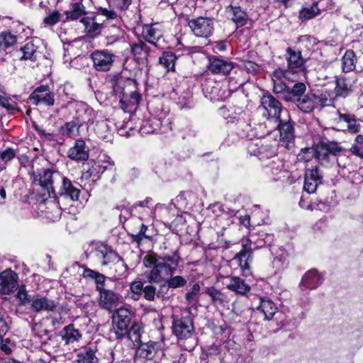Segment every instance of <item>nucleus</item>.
Listing matches in <instances>:
<instances>
[{"label":"nucleus","instance_id":"58836bf2","mask_svg":"<svg viewBox=\"0 0 363 363\" xmlns=\"http://www.w3.org/2000/svg\"><path fill=\"white\" fill-rule=\"evenodd\" d=\"M21 51L23 55L21 57V60H29L35 61L40 54L38 50V46L34 43L33 40L27 42L21 48Z\"/></svg>","mask_w":363,"mask_h":363},{"label":"nucleus","instance_id":"0e129e2a","mask_svg":"<svg viewBox=\"0 0 363 363\" xmlns=\"http://www.w3.org/2000/svg\"><path fill=\"white\" fill-rule=\"evenodd\" d=\"M0 106L10 111L16 109L17 104L11 98L6 96L5 94L3 96L0 97Z\"/></svg>","mask_w":363,"mask_h":363},{"label":"nucleus","instance_id":"4be33fe9","mask_svg":"<svg viewBox=\"0 0 363 363\" xmlns=\"http://www.w3.org/2000/svg\"><path fill=\"white\" fill-rule=\"evenodd\" d=\"M89 148L82 139L76 140L74 145L67 152V156L72 160L84 162L89 158Z\"/></svg>","mask_w":363,"mask_h":363},{"label":"nucleus","instance_id":"473e14b6","mask_svg":"<svg viewBox=\"0 0 363 363\" xmlns=\"http://www.w3.org/2000/svg\"><path fill=\"white\" fill-rule=\"evenodd\" d=\"M60 335L66 345L79 342L82 337V333L73 324L65 326L60 332Z\"/></svg>","mask_w":363,"mask_h":363},{"label":"nucleus","instance_id":"7ed1b4c3","mask_svg":"<svg viewBox=\"0 0 363 363\" xmlns=\"http://www.w3.org/2000/svg\"><path fill=\"white\" fill-rule=\"evenodd\" d=\"M341 150V145L335 141L321 140L315 145L316 160L323 167H334V160L337 152Z\"/></svg>","mask_w":363,"mask_h":363},{"label":"nucleus","instance_id":"13d9d810","mask_svg":"<svg viewBox=\"0 0 363 363\" xmlns=\"http://www.w3.org/2000/svg\"><path fill=\"white\" fill-rule=\"evenodd\" d=\"M127 333L129 339L134 343L135 346H138L141 343V328L139 325H133L130 330H128Z\"/></svg>","mask_w":363,"mask_h":363},{"label":"nucleus","instance_id":"423d86ee","mask_svg":"<svg viewBox=\"0 0 363 363\" xmlns=\"http://www.w3.org/2000/svg\"><path fill=\"white\" fill-rule=\"evenodd\" d=\"M90 256L96 258L102 265H106L118 259V255L107 244L92 242L87 250Z\"/></svg>","mask_w":363,"mask_h":363},{"label":"nucleus","instance_id":"39448f33","mask_svg":"<svg viewBox=\"0 0 363 363\" xmlns=\"http://www.w3.org/2000/svg\"><path fill=\"white\" fill-rule=\"evenodd\" d=\"M258 111L268 120L277 121L283 111L281 102L271 94H264L260 99Z\"/></svg>","mask_w":363,"mask_h":363},{"label":"nucleus","instance_id":"b1692460","mask_svg":"<svg viewBox=\"0 0 363 363\" xmlns=\"http://www.w3.org/2000/svg\"><path fill=\"white\" fill-rule=\"evenodd\" d=\"M114 163L111 158L106 155H103V159L99 160L90 168L88 173L93 179H98L101 175L106 170H113Z\"/></svg>","mask_w":363,"mask_h":363},{"label":"nucleus","instance_id":"7c9ffc66","mask_svg":"<svg viewBox=\"0 0 363 363\" xmlns=\"http://www.w3.org/2000/svg\"><path fill=\"white\" fill-rule=\"evenodd\" d=\"M143 263L146 267L152 268L147 275L149 282L159 281V264L157 256L155 254H148L143 259Z\"/></svg>","mask_w":363,"mask_h":363},{"label":"nucleus","instance_id":"5fc2aeb1","mask_svg":"<svg viewBox=\"0 0 363 363\" xmlns=\"http://www.w3.org/2000/svg\"><path fill=\"white\" fill-rule=\"evenodd\" d=\"M176 60L177 57L172 52H164L160 57V65L167 69V72L174 71Z\"/></svg>","mask_w":363,"mask_h":363},{"label":"nucleus","instance_id":"c9c22d12","mask_svg":"<svg viewBox=\"0 0 363 363\" xmlns=\"http://www.w3.org/2000/svg\"><path fill=\"white\" fill-rule=\"evenodd\" d=\"M195 5V0H177L174 5H171L170 9L174 10L177 15H188Z\"/></svg>","mask_w":363,"mask_h":363},{"label":"nucleus","instance_id":"4468645a","mask_svg":"<svg viewBox=\"0 0 363 363\" xmlns=\"http://www.w3.org/2000/svg\"><path fill=\"white\" fill-rule=\"evenodd\" d=\"M188 25L193 33L200 38H208L213 31V21L210 18L199 17L189 21Z\"/></svg>","mask_w":363,"mask_h":363},{"label":"nucleus","instance_id":"0eeeda50","mask_svg":"<svg viewBox=\"0 0 363 363\" xmlns=\"http://www.w3.org/2000/svg\"><path fill=\"white\" fill-rule=\"evenodd\" d=\"M123 80H118L113 86V92L120 97V107L125 112L135 111L140 103L141 96L137 91H131L128 96L122 87Z\"/></svg>","mask_w":363,"mask_h":363},{"label":"nucleus","instance_id":"ea45409f","mask_svg":"<svg viewBox=\"0 0 363 363\" xmlns=\"http://www.w3.org/2000/svg\"><path fill=\"white\" fill-rule=\"evenodd\" d=\"M85 6L81 2H76L71 4L69 10L65 11L66 18L68 21H76L83 18L86 14Z\"/></svg>","mask_w":363,"mask_h":363},{"label":"nucleus","instance_id":"e433bc0d","mask_svg":"<svg viewBox=\"0 0 363 363\" xmlns=\"http://www.w3.org/2000/svg\"><path fill=\"white\" fill-rule=\"evenodd\" d=\"M116 21V24L111 25L108 29L106 35V45H113L123 37V30L121 28V19L120 22Z\"/></svg>","mask_w":363,"mask_h":363},{"label":"nucleus","instance_id":"338daca9","mask_svg":"<svg viewBox=\"0 0 363 363\" xmlns=\"http://www.w3.org/2000/svg\"><path fill=\"white\" fill-rule=\"evenodd\" d=\"M16 157V151L13 148L8 147L0 153V159L6 163Z\"/></svg>","mask_w":363,"mask_h":363},{"label":"nucleus","instance_id":"6e6d98bb","mask_svg":"<svg viewBox=\"0 0 363 363\" xmlns=\"http://www.w3.org/2000/svg\"><path fill=\"white\" fill-rule=\"evenodd\" d=\"M313 157L316 159L315 145L313 147L302 148L297 155V160L299 162H306L311 160Z\"/></svg>","mask_w":363,"mask_h":363},{"label":"nucleus","instance_id":"49530a36","mask_svg":"<svg viewBox=\"0 0 363 363\" xmlns=\"http://www.w3.org/2000/svg\"><path fill=\"white\" fill-rule=\"evenodd\" d=\"M248 152L250 155L257 156L260 160L269 157L274 154V152L269 150L267 146L262 145L257 147V145L253 143L248 145Z\"/></svg>","mask_w":363,"mask_h":363},{"label":"nucleus","instance_id":"774afa93","mask_svg":"<svg viewBox=\"0 0 363 363\" xmlns=\"http://www.w3.org/2000/svg\"><path fill=\"white\" fill-rule=\"evenodd\" d=\"M114 262L115 270L116 272L117 273V275H123L127 270V266L125 264L124 261L118 255V259H116Z\"/></svg>","mask_w":363,"mask_h":363},{"label":"nucleus","instance_id":"864d4df0","mask_svg":"<svg viewBox=\"0 0 363 363\" xmlns=\"http://www.w3.org/2000/svg\"><path fill=\"white\" fill-rule=\"evenodd\" d=\"M335 82L336 86L335 91L337 96L346 97L352 92V89L346 83L345 77H338L336 79Z\"/></svg>","mask_w":363,"mask_h":363},{"label":"nucleus","instance_id":"f3484780","mask_svg":"<svg viewBox=\"0 0 363 363\" xmlns=\"http://www.w3.org/2000/svg\"><path fill=\"white\" fill-rule=\"evenodd\" d=\"M173 333L179 339H188L192 337L194 331L192 319L184 317L173 322Z\"/></svg>","mask_w":363,"mask_h":363},{"label":"nucleus","instance_id":"6ab92c4d","mask_svg":"<svg viewBox=\"0 0 363 363\" xmlns=\"http://www.w3.org/2000/svg\"><path fill=\"white\" fill-rule=\"evenodd\" d=\"M323 280V275L318 270L310 269L303 276L299 288L302 291L315 289L322 284Z\"/></svg>","mask_w":363,"mask_h":363},{"label":"nucleus","instance_id":"3c124183","mask_svg":"<svg viewBox=\"0 0 363 363\" xmlns=\"http://www.w3.org/2000/svg\"><path fill=\"white\" fill-rule=\"evenodd\" d=\"M162 96L173 100L177 104L180 105L181 107L191 106V97L189 96H178V94L174 89H172L169 93H164Z\"/></svg>","mask_w":363,"mask_h":363},{"label":"nucleus","instance_id":"de8ad7c7","mask_svg":"<svg viewBox=\"0 0 363 363\" xmlns=\"http://www.w3.org/2000/svg\"><path fill=\"white\" fill-rule=\"evenodd\" d=\"M95 350L91 347L84 348L77 354V361L79 363H96L98 361L95 355Z\"/></svg>","mask_w":363,"mask_h":363},{"label":"nucleus","instance_id":"5701e85b","mask_svg":"<svg viewBox=\"0 0 363 363\" xmlns=\"http://www.w3.org/2000/svg\"><path fill=\"white\" fill-rule=\"evenodd\" d=\"M235 64L217 57H212L209 59L208 69L216 74L226 75L228 74L234 68Z\"/></svg>","mask_w":363,"mask_h":363},{"label":"nucleus","instance_id":"c756f323","mask_svg":"<svg viewBox=\"0 0 363 363\" xmlns=\"http://www.w3.org/2000/svg\"><path fill=\"white\" fill-rule=\"evenodd\" d=\"M179 257L177 253L160 257V274L162 272L172 276L178 266Z\"/></svg>","mask_w":363,"mask_h":363},{"label":"nucleus","instance_id":"f03ea898","mask_svg":"<svg viewBox=\"0 0 363 363\" xmlns=\"http://www.w3.org/2000/svg\"><path fill=\"white\" fill-rule=\"evenodd\" d=\"M333 99L328 91H317L308 93L295 104L303 113H309L314 110H320L325 106L333 105Z\"/></svg>","mask_w":363,"mask_h":363},{"label":"nucleus","instance_id":"412c9836","mask_svg":"<svg viewBox=\"0 0 363 363\" xmlns=\"http://www.w3.org/2000/svg\"><path fill=\"white\" fill-rule=\"evenodd\" d=\"M323 183V176L317 167L306 170L303 189L308 194L314 193L318 186Z\"/></svg>","mask_w":363,"mask_h":363},{"label":"nucleus","instance_id":"37998d69","mask_svg":"<svg viewBox=\"0 0 363 363\" xmlns=\"http://www.w3.org/2000/svg\"><path fill=\"white\" fill-rule=\"evenodd\" d=\"M357 57L352 50H347L342 57V69L344 72H350L354 69Z\"/></svg>","mask_w":363,"mask_h":363},{"label":"nucleus","instance_id":"9d476101","mask_svg":"<svg viewBox=\"0 0 363 363\" xmlns=\"http://www.w3.org/2000/svg\"><path fill=\"white\" fill-rule=\"evenodd\" d=\"M277 121H279L277 128L280 134V145L291 150L294 146L295 134L290 117L287 115L286 118H280Z\"/></svg>","mask_w":363,"mask_h":363},{"label":"nucleus","instance_id":"bb28decb","mask_svg":"<svg viewBox=\"0 0 363 363\" xmlns=\"http://www.w3.org/2000/svg\"><path fill=\"white\" fill-rule=\"evenodd\" d=\"M80 190L74 186L72 182L66 177L62 179V184L58 192L60 197L69 199L70 201H77Z\"/></svg>","mask_w":363,"mask_h":363},{"label":"nucleus","instance_id":"a211bd4d","mask_svg":"<svg viewBox=\"0 0 363 363\" xmlns=\"http://www.w3.org/2000/svg\"><path fill=\"white\" fill-rule=\"evenodd\" d=\"M29 101L34 105L45 104L52 106L55 103L54 94L48 86L42 85L37 87L29 96Z\"/></svg>","mask_w":363,"mask_h":363},{"label":"nucleus","instance_id":"6e6552de","mask_svg":"<svg viewBox=\"0 0 363 363\" xmlns=\"http://www.w3.org/2000/svg\"><path fill=\"white\" fill-rule=\"evenodd\" d=\"M57 194L55 191L50 196H39L38 201V210L41 212H45L48 218L55 221L60 219L61 216V208L57 201H56Z\"/></svg>","mask_w":363,"mask_h":363},{"label":"nucleus","instance_id":"c03bdc74","mask_svg":"<svg viewBox=\"0 0 363 363\" xmlns=\"http://www.w3.org/2000/svg\"><path fill=\"white\" fill-rule=\"evenodd\" d=\"M17 43V36L9 30L0 32V50L12 48Z\"/></svg>","mask_w":363,"mask_h":363},{"label":"nucleus","instance_id":"dca6fc26","mask_svg":"<svg viewBox=\"0 0 363 363\" xmlns=\"http://www.w3.org/2000/svg\"><path fill=\"white\" fill-rule=\"evenodd\" d=\"M272 80L273 82V91L276 94H282L283 96H286L288 92L289 86H287L284 80L289 82H295L296 79L289 75V73L285 72L284 69H276L272 74Z\"/></svg>","mask_w":363,"mask_h":363},{"label":"nucleus","instance_id":"a878e982","mask_svg":"<svg viewBox=\"0 0 363 363\" xmlns=\"http://www.w3.org/2000/svg\"><path fill=\"white\" fill-rule=\"evenodd\" d=\"M30 303L32 310L35 312L52 311L56 308L54 301L41 295L33 296L30 298Z\"/></svg>","mask_w":363,"mask_h":363},{"label":"nucleus","instance_id":"20e7f679","mask_svg":"<svg viewBox=\"0 0 363 363\" xmlns=\"http://www.w3.org/2000/svg\"><path fill=\"white\" fill-rule=\"evenodd\" d=\"M57 172L52 169H41L33 171L31 174V179L35 186L40 187L43 192V196H50L54 194L53 187L54 174Z\"/></svg>","mask_w":363,"mask_h":363},{"label":"nucleus","instance_id":"9b49d317","mask_svg":"<svg viewBox=\"0 0 363 363\" xmlns=\"http://www.w3.org/2000/svg\"><path fill=\"white\" fill-rule=\"evenodd\" d=\"M94 68L98 72L109 71L113 65L116 55L108 50H97L91 54Z\"/></svg>","mask_w":363,"mask_h":363},{"label":"nucleus","instance_id":"69168bd1","mask_svg":"<svg viewBox=\"0 0 363 363\" xmlns=\"http://www.w3.org/2000/svg\"><path fill=\"white\" fill-rule=\"evenodd\" d=\"M200 291V286L199 284L193 285L191 291L186 294V300L189 303L197 301V296Z\"/></svg>","mask_w":363,"mask_h":363},{"label":"nucleus","instance_id":"4d7b16f0","mask_svg":"<svg viewBox=\"0 0 363 363\" xmlns=\"http://www.w3.org/2000/svg\"><path fill=\"white\" fill-rule=\"evenodd\" d=\"M61 17L62 14L58 10H49L43 19V23L47 26H52L60 22Z\"/></svg>","mask_w":363,"mask_h":363},{"label":"nucleus","instance_id":"79ce46f5","mask_svg":"<svg viewBox=\"0 0 363 363\" xmlns=\"http://www.w3.org/2000/svg\"><path fill=\"white\" fill-rule=\"evenodd\" d=\"M136 351V357L146 359H151L156 354V343L150 342L147 344L140 343Z\"/></svg>","mask_w":363,"mask_h":363},{"label":"nucleus","instance_id":"09e8293b","mask_svg":"<svg viewBox=\"0 0 363 363\" xmlns=\"http://www.w3.org/2000/svg\"><path fill=\"white\" fill-rule=\"evenodd\" d=\"M143 34L147 42L157 47L159 33L158 30L154 28V25H145L143 27Z\"/></svg>","mask_w":363,"mask_h":363},{"label":"nucleus","instance_id":"72a5a7b5","mask_svg":"<svg viewBox=\"0 0 363 363\" xmlns=\"http://www.w3.org/2000/svg\"><path fill=\"white\" fill-rule=\"evenodd\" d=\"M226 288L242 296L246 295L250 291V285L239 277H230Z\"/></svg>","mask_w":363,"mask_h":363},{"label":"nucleus","instance_id":"052dcab7","mask_svg":"<svg viewBox=\"0 0 363 363\" xmlns=\"http://www.w3.org/2000/svg\"><path fill=\"white\" fill-rule=\"evenodd\" d=\"M186 283L187 281L184 277L175 276L167 279L164 284H166L168 288L176 289L185 286Z\"/></svg>","mask_w":363,"mask_h":363},{"label":"nucleus","instance_id":"f257e3e1","mask_svg":"<svg viewBox=\"0 0 363 363\" xmlns=\"http://www.w3.org/2000/svg\"><path fill=\"white\" fill-rule=\"evenodd\" d=\"M100 16L106 18V21H116L120 22L121 17L112 9L107 8L99 7L97 9V13L94 16L83 17L80 19V23L83 24L84 31L86 34L91 36H96L101 33L104 22L101 21Z\"/></svg>","mask_w":363,"mask_h":363},{"label":"nucleus","instance_id":"e2e57ef3","mask_svg":"<svg viewBox=\"0 0 363 363\" xmlns=\"http://www.w3.org/2000/svg\"><path fill=\"white\" fill-rule=\"evenodd\" d=\"M60 96H65L67 100V103H69L71 101L74 99L75 94L73 91L72 86L69 84H65L60 91Z\"/></svg>","mask_w":363,"mask_h":363},{"label":"nucleus","instance_id":"cd10ccee","mask_svg":"<svg viewBox=\"0 0 363 363\" xmlns=\"http://www.w3.org/2000/svg\"><path fill=\"white\" fill-rule=\"evenodd\" d=\"M228 16L235 23L236 27H242L247 23V13L240 6H229L226 8Z\"/></svg>","mask_w":363,"mask_h":363},{"label":"nucleus","instance_id":"a18cd8bd","mask_svg":"<svg viewBox=\"0 0 363 363\" xmlns=\"http://www.w3.org/2000/svg\"><path fill=\"white\" fill-rule=\"evenodd\" d=\"M339 119L347 124V130L352 133H357L360 130V125L354 116L350 113H342L340 111H337Z\"/></svg>","mask_w":363,"mask_h":363},{"label":"nucleus","instance_id":"f704fd0d","mask_svg":"<svg viewBox=\"0 0 363 363\" xmlns=\"http://www.w3.org/2000/svg\"><path fill=\"white\" fill-rule=\"evenodd\" d=\"M82 126L81 121L76 118L67 122L60 128V133L62 136L67 138H76L79 135V128Z\"/></svg>","mask_w":363,"mask_h":363},{"label":"nucleus","instance_id":"aec40b11","mask_svg":"<svg viewBox=\"0 0 363 363\" xmlns=\"http://www.w3.org/2000/svg\"><path fill=\"white\" fill-rule=\"evenodd\" d=\"M18 288V276L11 269H6L0 274V293L10 294Z\"/></svg>","mask_w":363,"mask_h":363},{"label":"nucleus","instance_id":"603ef678","mask_svg":"<svg viewBox=\"0 0 363 363\" xmlns=\"http://www.w3.org/2000/svg\"><path fill=\"white\" fill-rule=\"evenodd\" d=\"M143 283L141 281H133L130 284L128 297L133 301H138L143 292Z\"/></svg>","mask_w":363,"mask_h":363},{"label":"nucleus","instance_id":"680f3d73","mask_svg":"<svg viewBox=\"0 0 363 363\" xmlns=\"http://www.w3.org/2000/svg\"><path fill=\"white\" fill-rule=\"evenodd\" d=\"M94 128L99 137H106V133L108 131V125L106 121L101 120L96 121Z\"/></svg>","mask_w":363,"mask_h":363},{"label":"nucleus","instance_id":"a19ab883","mask_svg":"<svg viewBox=\"0 0 363 363\" xmlns=\"http://www.w3.org/2000/svg\"><path fill=\"white\" fill-rule=\"evenodd\" d=\"M320 3V1H313L311 6L303 7L299 11V18L301 21H308L320 14L321 11L318 7Z\"/></svg>","mask_w":363,"mask_h":363},{"label":"nucleus","instance_id":"393cba45","mask_svg":"<svg viewBox=\"0 0 363 363\" xmlns=\"http://www.w3.org/2000/svg\"><path fill=\"white\" fill-rule=\"evenodd\" d=\"M350 153V150L341 146V150L336 154L333 167H337V172L340 174L345 175L350 172L351 166Z\"/></svg>","mask_w":363,"mask_h":363},{"label":"nucleus","instance_id":"1a4fd4ad","mask_svg":"<svg viewBox=\"0 0 363 363\" xmlns=\"http://www.w3.org/2000/svg\"><path fill=\"white\" fill-rule=\"evenodd\" d=\"M96 291L99 292L98 303L99 306L107 311H114L122 303V296L112 290L106 289L104 285Z\"/></svg>","mask_w":363,"mask_h":363},{"label":"nucleus","instance_id":"c85d7f7f","mask_svg":"<svg viewBox=\"0 0 363 363\" xmlns=\"http://www.w3.org/2000/svg\"><path fill=\"white\" fill-rule=\"evenodd\" d=\"M257 310L259 311L264 315V320H272L274 315L278 313L277 305L268 298H259V305Z\"/></svg>","mask_w":363,"mask_h":363},{"label":"nucleus","instance_id":"2eb2a0df","mask_svg":"<svg viewBox=\"0 0 363 363\" xmlns=\"http://www.w3.org/2000/svg\"><path fill=\"white\" fill-rule=\"evenodd\" d=\"M287 69H284L289 75L297 79L298 73L303 70L305 60L300 51H296L291 48L286 49Z\"/></svg>","mask_w":363,"mask_h":363},{"label":"nucleus","instance_id":"4c0bfd02","mask_svg":"<svg viewBox=\"0 0 363 363\" xmlns=\"http://www.w3.org/2000/svg\"><path fill=\"white\" fill-rule=\"evenodd\" d=\"M206 294L209 296L213 304L216 306H225L229 303L228 296L214 287L207 288Z\"/></svg>","mask_w":363,"mask_h":363},{"label":"nucleus","instance_id":"2f4dec72","mask_svg":"<svg viewBox=\"0 0 363 363\" xmlns=\"http://www.w3.org/2000/svg\"><path fill=\"white\" fill-rule=\"evenodd\" d=\"M289 89L286 96H282V99L286 102H292L295 104L306 95V86L303 82H296L292 87H289Z\"/></svg>","mask_w":363,"mask_h":363},{"label":"nucleus","instance_id":"f8f14e48","mask_svg":"<svg viewBox=\"0 0 363 363\" xmlns=\"http://www.w3.org/2000/svg\"><path fill=\"white\" fill-rule=\"evenodd\" d=\"M113 315V325L118 337H122L127 333L130 323V311L126 307L116 308Z\"/></svg>","mask_w":363,"mask_h":363},{"label":"nucleus","instance_id":"8fccbe9b","mask_svg":"<svg viewBox=\"0 0 363 363\" xmlns=\"http://www.w3.org/2000/svg\"><path fill=\"white\" fill-rule=\"evenodd\" d=\"M83 277L86 279H94L96 283V289H98L103 285H105L106 277L93 269L86 268L83 272Z\"/></svg>","mask_w":363,"mask_h":363},{"label":"nucleus","instance_id":"ddd939ff","mask_svg":"<svg viewBox=\"0 0 363 363\" xmlns=\"http://www.w3.org/2000/svg\"><path fill=\"white\" fill-rule=\"evenodd\" d=\"M252 240L245 239L242 240V249L238 252L233 258L236 261L242 270L243 276H248L250 274V269L249 261L252 257Z\"/></svg>","mask_w":363,"mask_h":363},{"label":"nucleus","instance_id":"bf43d9fd","mask_svg":"<svg viewBox=\"0 0 363 363\" xmlns=\"http://www.w3.org/2000/svg\"><path fill=\"white\" fill-rule=\"evenodd\" d=\"M350 151L354 155L363 158V135H358Z\"/></svg>","mask_w":363,"mask_h":363}]
</instances>
